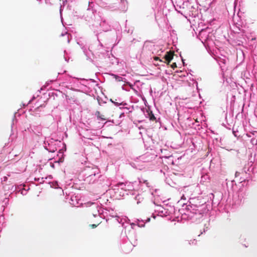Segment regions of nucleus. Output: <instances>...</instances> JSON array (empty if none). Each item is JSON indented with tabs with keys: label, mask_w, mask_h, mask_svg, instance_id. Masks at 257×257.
Returning <instances> with one entry per match:
<instances>
[{
	"label": "nucleus",
	"mask_w": 257,
	"mask_h": 257,
	"mask_svg": "<svg viewBox=\"0 0 257 257\" xmlns=\"http://www.w3.org/2000/svg\"><path fill=\"white\" fill-rule=\"evenodd\" d=\"M136 225V223H132L131 224V227H130V229H131L132 228H133V227L134 226Z\"/></svg>",
	"instance_id": "c03bdc74"
},
{
	"label": "nucleus",
	"mask_w": 257,
	"mask_h": 257,
	"mask_svg": "<svg viewBox=\"0 0 257 257\" xmlns=\"http://www.w3.org/2000/svg\"><path fill=\"white\" fill-rule=\"evenodd\" d=\"M98 218H97V222H98ZM99 220H100V219ZM99 223H101V221H99Z\"/></svg>",
	"instance_id": "052dcab7"
},
{
	"label": "nucleus",
	"mask_w": 257,
	"mask_h": 257,
	"mask_svg": "<svg viewBox=\"0 0 257 257\" xmlns=\"http://www.w3.org/2000/svg\"><path fill=\"white\" fill-rule=\"evenodd\" d=\"M97 41L98 45L97 46V50L100 51V53H103L105 51L102 44L99 41L98 37H97Z\"/></svg>",
	"instance_id": "bb28decb"
},
{
	"label": "nucleus",
	"mask_w": 257,
	"mask_h": 257,
	"mask_svg": "<svg viewBox=\"0 0 257 257\" xmlns=\"http://www.w3.org/2000/svg\"><path fill=\"white\" fill-rule=\"evenodd\" d=\"M110 101H111V102L113 104V102H114V100H113V99H110Z\"/></svg>",
	"instance_id": "5fc2aeb1"
},
{
	"label": "nucleus",
	"mask_w": 257,
	"mask_h": 257,
	"mask_svg": "<svg viewBox=\"0 0 257 257\" xmlns=\"http://www.w3.org/2000/svg\"><path fill=\"white\" fill-rule=\"evenodd\" d=\"M82 46L83 47L81 49L83 51L84 54L86 56V59L90 61H92L91 57L93 55V53L92 51L89 49V47H88L86 44Z\"/></svg>",
	"instance_id": "2eb2a0df"
},
{
	"label": "nucleus",
	"mask_w": 257,
	"mask_h": 257,
	"mask_svg": "<svg viewBox=\"0 0 257 257\" xmlns=\"http://www.w3.org/2000/svg\"><path fill=\"white\" fill-rule=\"evenodd\" d=\"M189 207L191 209L196 208V210H209L207 208L206 202L199 198H190L188 204H186L185 208Z\"/></svg>",
	"instance_id": "20e7f679"
},
{
	"label": "nucleus",
	"mask_w": 257,
	"mask_h": 257,
	"mask_svg": "<svg viewBox=\"0 0 257 257\" xmlns=\"http://www.w3.org/2000/svg\"><path fill=\"white\" fill-rule=\"evenodd\" d=\"M140 110H141L142 112H143L144 113L146 117L147 118H149L150 120H156V117L155 116L152 111L151 110V109L149 108H146L145 107H143L141 108Z\"/></svg>",
	"instance_id": "ddd939ff"
},
{
	"label": "nucleus",
	"mask_w": 257,
	"mask_h": 257,
	"mask_svg": "<svg viewBox=\"0 0 257 257\" xmlns=\"http://www.w3.org/2000/svg\"><path fill=\"white\" fill-rule=\"evenodd\" d=\"M110 212V209H108L106 208H103L101 207V210L100 212V219H106V221L109 219L107 218L109 216V212Z\"/></svg>",
	"instance_id": "f3484780"
},
{
	"label": "nucleus",
	"mask_w": 257,
	"mask_h": 257,
	"mask_svg": "<svg viewBox=\"0 0 257 257\" xmlns=\"http://www.w3.org/2000/svg\"><path fill=\"white\" fill-rule=\"evenodd\" d=\"M95 115L97 117V119L98 120H105V119L103 117V116L100 115V113L99 111H96L95 112Z\"/></svg>",
	"instance_id": "7c9ffc66"
},
{
	"label": "nucleus",
	"mask_w": 257,
	"mask_h": 257,
	"mask_svg": "<svg viewBox=\"0 0 257 257\" xmlns=\"http://www.w3.org/2000/svg\"><path fill=\"white\" fill-rule=\"evenodd\" d=\"M126 183H124L123 182H119L117 183V184L115 186V187H118L117 190L121 189L122 190H124L125 192H127V190H129L130 188L128 187L129 185H126Z\"/></svg>",
	"instance_id": "a211bd4d"
},
{
	"label": "nucleus",
	"mask_w": 257,
	"mask_h": 257,
	"mask_svg": "<svg viewBox=\"0 0 257 257\" xmlns=\"http://www.w3.org/2000/svg\"><path fill=\"white\" fill-rule=\"evenodd\" d=\"M77 44L79 45L80 48H81L83 47L82 46H84L85 44L82 41L79 40L78 41H77Z\"/></svg>",
	"instance_id": "e433bc0d"
},
{
	"label": "nucleus",
	"mask_w": 257,
	"mask_h": 257,
	"mask_svg": "<svg viewBox=\"0 0 257 257\" xmlns=\"http://www.w3.org/2000/svg\"><path fill=\"white\" fill-rule=\"evenodd\" d=\"M159 207H160V208L158 210V211L159 212V213H161L162 214H166V213H168L167 211H165L166 209L165 208H164V207L161 206H159Z\"/></svg>",
	"instance_id": "72a5a7b5"
},
{
	"label": "nucleus",
	"mask_w": 257,
	"mask_h": 257,
	"mask_svg": "<svg viewBox=\"0 0 257 257\" xmlns=\"http://www.w3.org/2000/svg\"><path fill=\"white\" fill-rule=\"evenodd\" d=\"M57 157H58V159L57 161H55V163H58L60 164V163L63 162L64 159V155L63 151L62 149H60L57 154Z\"/></svg>",
	"instance_id": "6ab92c4d"
},
{
	"label": "nucleus",
	"mask_w": 257,
	"mask_h": 257,
	"mask_svg": "<svg viewBox=\"0 0 257 257\" xmlns=\"http://www.w3.org/2000/svg\"><path fill=\"white\" fill-rule=\"evenodd\" d=\"M83 137H84V138H86V139H88L92 140L91 139L89 138V137H88L87 136H86V137L84 136Z\"/></svg>",
	"instance_id": "13d9d810"
},
{
	"label": "nucleus",
	"mask_w": 257,
	"mask_h": 257,
	"mask_svg": "<svg viewBox=\"0 0 257 257\" xmlns=\"http://www.w3.org/2000/svg\"><path fill=\"white\" fill-rule=\"evenodd\" d=\"M124 195V193L122 194V196H123Z\"/></svg>",
	"instance_id": "69168bd1"
},
{
	"label": "nucleus",
	"mask_w": 257,
	"mask_h": 257,
	"mask_svg": "<svg viewBox=\"0 0 257 257\" xmlns=\"http://www.w3.org/2000/svg\"><path fill=\"white\" fill-rule=\"evenodd\" d=\"M60 17H61V19H62V11H63V7L62 6H60Z\"/></svg>",
	"instance_id": "ea45409f"
},
{
	"label": "nucleus",
	"mask_w": 257,
	"mask_h": 257,
	"mask_svg": "<svg viewBox=\"0 0 257 257\" xmlns=\"http://www.w3.org/2000/svg\"><path fill=\"white\" fill-rule=\"evenodd\" d=\"M233 25L232 31L234 33L237 34H244V31L243 30V22L240 19L238 15L236 16H234L233 18Z\"/></svg>",
	"instance_id": "0eeeda50"
},
{
	"label": "nucleus",
	"mask_w": 257,
	"mask_h": 257,
	"mask_svg": "<svg viewBox=\"0 0 257 257\" xmlns=\"http://www.w3.org/2000/svg\"><path fill=\"white\" fill-rule=\"evenodd\" d=\"M23 165V167H21V168L18 170L20 172H23L25 170L26 168L25 167V165L24 164V163L22 161H19L18 162H17L15 164V166H19L21 165Z\"/></svg>",
	"instance_id": "cd10ccee"
},
{
	"label": "nucleus",
	"mask_w": 257,
	"mask_h": 257,
	"mask_svg": "<svg viewBox=\"0 0 257 257\" xmlns=\"http://www.w3.org/2000/svg\"><path fill=\"white\" fill-rule=\"evenodd\" d=\"M184 195H183V196H182V197H181V199H183V197H184Z\"/></svg>",
	"instance_id": "e2e57ef3"
},
{
	"label": "nucleus",
	"mask_w": 257,
	"mask_h": 257,
	"mask_svg": "<svg viewBox=\"0 0 257 257\" xmlns=\"http://www.w3.org/2000/svg\"><path fill=\"white\" fill-rule=\"evenodd\" d=\"M66 34H67V33H66L65 34H63V33H62V34H61V36H64V35H66Z\"/></svg>",
	"instance_id": "6e6d98bb"
},
{
	"label": "nucleus",
	"mask_w": 257,
	"mask_h": 257,
	"mask_svg": "<svg viewBox=\"0 0 257 257\" xmlns=\"http://www.w3.org/2000/svg\"><path fill=\"white\" fill-rule=\"evenodd\" d=\"M171 210L168 213L169 214L173 212L176 215L177 212L181 215V219L190 220L192 222H199L203 217L204 214L208 210H196V208L191 209L189 207L183 208L181 209H176L174 206L170 207Z\"/></svg>",
	"instance_id": "f257e3e1"
},
{
	"label": "nucleus",
	"mask_w": 257,
	"mask_h": 257,
	"mask_svg": "<svg viewBox=\"0 0 257 257\" xmlns=\"http://www.w3.org/2000/svg\"><path fill=\"white\" fill-rule=\"evenodd\" d=\"M100 18L99 25L104 32H107L111 30V26L109 23L103 18Z\"/></svg>",
	"instance_id": "4468645a"
},
{
	"label": "nucleus",
	"mask_w": 257,
	"mask_h": 257,
	"mask_svg": "<svg viewBox=\"0 0 257 257\" xmlns=\"http://www.w3.org/2000/svg\"><path fill=\"white\" fill-rule=\"evenodd\" d=\"M96 14L97 11L95 8V4L92 2H89L87 8L83 15L75 12L74 16L78 18L84 19L91 27L95 25Z\"/></svg>",
	"instance_id": "f03ea898"
},
{
	"label": "nucleus",
	"mask_w": 257,
	"mask_h": 257,
	"mask_svg": "<svg viewBox=\"0 0 257 257\" xmlns=\"http://www.w3.org/2000/svg\"><path fill=\"white\" fill-rule=\"evenodd\" d=\"M196 15V13L194 14V13H193V11H192V16H193V15H194V16L195 17Z\"/></svg>",
	"instance_id": "864d4df0"
},
{
	"label": "nucleus",
	"mask_w": 257,
	"mask_h": 257,
	"mask_svg": "<svg viewBox=\"0 0 257 257\" xmlns=\"http://www.w3.org/2000/svg\"><path fill=\"white\" fill-rule=\"evenodd\" d=\"M98 168L94 167H87L84 170V175L89 183H94L96 180V176H100Z\"/></svg>",
	"instance_id": "423d86ee"
},
{
	"label": "nucleus",
	"mask_w": 257,
	"mask_h": 257,
	"mask_svg": "<svg viewBox=\"0 0 257 257\" xmlns=\"http://www.w3.org/2000/svg\"><path fill=\"white\" fill-rule=\"evenodd\" d=\"M91 226H92V227L93 228H94L96 227H97V225H96V224H91Z\"/></svg>",
	"instance_id": "de8ad7c7"
},
{
	"label": "nucleus",
	"mask_w": 257,
	"mask_h": 257,
	"mask_svg": "<svg viewBox=\"0 0 257 257\" xmlns=\"http://www.w3.org/2000/svg\"><path fill=\"white\" fill-rule=\"evenodd\" d=\"M97 101H98L99 104V105H101V101H102V100H101V98L99 97H98L97 98Z\"/></svg>",
	"instance_id": "79ce46f5"
},
{
	"label": "nucleus",
	"mask_w": 257,
	"mask_h": 257,
	"mask_svg": "<svg viewBox=\"0 0 257 257\" xmlns=\"http://www.w3.org/2000/svg\"><path fill=\"white\" fill-rule=\"evenodd\" d=\"M112 76H113L114 78H115L117 81L120 82L122 81V77L115 74H112Z\"/></svg>",
	"instance_id": "473e14b6"
},
{
	"label": "nucleus",
	"mask_w": 257,
	"mask_h": 257,
	"mask_svg": "<svg viewBox=\"0 0 257 257\" xmlns=\"http://www.w3.org/2000/svg\"><path fill=\"white\" fill-rule=\"evenodd\" d=\"M125 232L126 237L128 240V242H126V243H130L133 246H136L137 244L138 239L136 232L134 230V228H132L129 229L127 232H126L125 230Z\"/></svg>",
	"instance_id": "6e6552de"
},
{
	"label": "nucleus",
	"mask_w": 257,
	"mask_h": 257,
	"mask_svg": "<svg viewBox=\"0 0 257 257\" xmlns=\"http://www.w3.org/2000/svg\"><path fill=\"white\" fill-rule=\"evenodd\" d=\"M197 242V241L196 239L191 240L189 241V243L190 244H196Z\"/></svg>",
	"instance_id": "58836bf2"
},
{
	"label": "nucleus",
	"mask_w": 257,
	"mask_h": 257,
	"mask_svg": "<svg viewBox=\"0 0 257 257\" xmlns=\"http://www.w3.org/2000/svg\"><path fill=\"white\" fill-rule=\"evenodd\" d=\"M121 5L122 6L120 8V10L122 11H126L127 9V2L126 0H121Z\"/></svg>",
	"instance_id": "393cba45"
},
{
	"label": "nucleus",
	"mask_w": 257,
	"mask_h": 257,
	"mask_svg": "<svg viewBox=\"0 0 257 257\" xmlns=\"http://www.w3.org/2000/svg\"><path fill=\"white\" fill-rule=\"evenodd\" d=\"M50 166L52 168H54V167H55L54 164L53 163L50 162Z\"/></svg>",
	"instance_id": "a18cd8bd"
},
{
	"label": "nucleus",
	"mask_w": 257,
	"mask_h": 257,
	"mask_svg": "<svg viewBox=\"0 0 257 257\" xmlns=\"http://www.w3.org/2000/svg\"><path fill=\"white\" fill-rule=\"evenodd\" d=\"M49 184H50L51 187L54 188L55 189H61L57 181H53L50 182Z\"/></svg>",
	"instance_id": "a878e982"
},
{
	"label": "nucleus",
	"mask_w": 257,
	"mask_h": 257,
	"mask_svg": "<svg viewBox=\"0 0 257 257\" xmlns=\"http://www.w3.org/2000/svg\"><path fill=\"white\" fill-rule=\"evenodd\" d=\"M64 59L65 60V61H66L67 62H69V58L67 57V52L66 51V50H64Z\"/></svg>",
	"instance_id": "f704fd0d"
},
{
	"label": "nucleus",
	"mask_w": 257,
	"mask_h": 257,
	"mask_svg": "<svg viewBox=\"0 0 257 257\" xmlns=\"http://www.w3.org/2000/svg\"><path fill=\"white\" fill-rule=\"evenodd\" d=\"M4 202H5V203L6 204L7 203H8V201H9V199H8V198H6L5 199V200H4Z\"/></svg>",
	"instance_id": "49530a36"
},
{
	"label": "nucleus",
	"mask_w": 257,
	"mask_h": 257,
	"mask_svg": "<svg viewBox=\"0 0 257 257\" xmlns=\"http://www.w3.org/2000/svg\"><path fill=\"white\" fill-rule=\"evenodd\" d=\"M133 195H135L134 199L137 201V203L138 204L143 201L144 199V195L143 194L138 193L137 194H136V193H133Z\"/></svg>",
	"instance_id": "aec40b11"
},
{
	"label": "nucleus",
	"mask_w": 257,
	"mask_h": 257,
	"mask_svg": "<svg viewBox=\"0 0 257 257\" xmlns=\"http://www.w3.org/2000/svg\"><path fill=\"white\" fill-rule=\"evenodd\" d=\"M164 58L168 63H170L173 59V56L172 54H169L167 52L166 54L165 55Z\"/></svg>",
	"instance_id": "c85d7f7f"
},
{
	"label": "nucleus",
	"mask_w": 257,
	"mask_h": 257,
	"mask_svg": "<svg viewBox=\"0 0 257 257\" xmlns=\"http://www.w3.org/2000/svg\"><path fill=\"white\" fill-rule=\"evenodd\" d=\"M255 153L254 154V158L252 159V156L249 159V161L246 164L243 168L244 174L248 175L251 180L255 181V174L257 173L256 168V164L254 162Z\"/></svg>",
	"instance_id": "7ed1b4c3"
},
{
	"label": "nucleus",
	"mask_w": 257,
	"mask_h": 257,
	"mask_svg": "<svg viewBox=\"0 0 257 257\" xmlns=\"http://www.w3.org/2000/svg\"><path fill=\"white\" fill-rule=\"evenodd\" d=\"M124 116V112H122L120 114L119 117L121 118L122 116Z\"/></svg>",
	"instance_id": "8fccbe9b"
},
{
	"label": "nucleus",
	"mask_w": 257,
	"mask_h": 257,
	"mask_svg": "<svg viewBox=\"0 0 257 257\" xmlns=\"http://www.w3.org/2000/svg\"><path fill=\"white\" fill-rule=\"evenodd\" d=\"M136 107L138 108V106H135L134 105H126L124 109H123L124 112L126 113L132 112L133 110H135V108Z\"/></svg>",
	"instance_id": "4be33fe9"
},
{
	"label": "nucleus",
	"mask_w": 257,
	"mask_h": 257,
	"mask_svg": "<svg viewBox=\"0 0 257 257\" xmlns=\"http://www.w3.org/2000/svg\"><path fill=\"white\" fill-rule=\"evenodd\" d=\"M139 183L141 185V187H142L141 189L142 190H143L144 189V188L148 187L149 183L148 182V181L147 180L139 179Z\"/></svg>",
	"instance_id": "5701e85b"
},
{
	"label": "nucleus",
	"mask_w": 257,
	"mask_h": 257,
	"mask_svg": "<svg viewBox=\"0 0 257 257\" xmlns=\"http://www.w3.org/2000/svg\"><path fill=\"white\" fill-rule=\"evenodd\" d=\"M82 81H87V80H85V79H82Z\"/></svg>",
	"instance_id": "bf43d9fd"
},
{
	"label": "nucleus",
	"mask_w": 257,
	"mask_h": 257,
	"mask_svg": "<svg viewBox=\"0 0 257 257\" xmlns=\"http://www.w3.org/2000/svg\"><path fill=\"white\" fill-rule=\"evenodd\" d=\"M121 101H120V98H118V99H115V100H114V102H113V104H114V103H116V102H121Z\"/></svg>",
	"instance_id": "37998d69"
},
{
	"label": "nucleus",
	"mask_w": 257,
	"mask_h": 257,
	"mask_svg": "<svg viewBox=\"0 0 257 257\" xmlns=\"http://www.w3.org/2000/svg\"><path fill=\"white\" fill-rule=\"evenodd\" d=\"M235 178L237 181L238 180V181H239L240 183H241L245 181H248L250 177H248V175H246L245 174H244V171L243 170H242L241 172L236 171L235 174Z\"/></svg>",
	"instance_id": "f8f14e48"
},
{
	"label": "nucleus",
	"mask_w": 257,
	"mask_h": 257,
	"mask_svg": "<svg viewBox=\"0 0 257 257\" xmlns=\"http://www.w3.org/2000/svg\"><path fill=\"white\" fill-rule=\"evenodd\" d=\"M234 181H231L229 184H228V183H227V187H229V185H230L231 186V188H232V186H233V183H234Z\"/></svg>",
	"instance_id": "a19ab883"
},
{
	"label": "nucleus",
	"mask_w": 257,
	"mask_h": 257,
	"mask_svg": "<svg viewBox=\"0 0 257 257\" xmlns=\"http://www.w3.org/2000/svg\"><path fill=\"white\" fill-rule=\"evenodd\" d=\"M256 133L257 132L256 131L251 130L246 133V136L248 138H251L250 140V143L252 146H256L257 145V139H256L255 137H253L254 136L256 137L255 135Z\"/></svg>",
	"instance_id": "dca6fc26"
},
{
	"label": "nucleus",
	"mask_w": 257,
	"mask_h": 257,
	"mask_svg": "<svg viewBox=\"0 0 257 257\" xmlns=\"http://www.w3.org/2000/svg\"><path fill=\"white\" fill-rule=\"evenodd\" d=\"M175 10L178 13L181 15L185 16L186 13L185 7L188 8V9H192L195 11H196V9L194 6L191 5L189 2H184L182 5H179L178 4L176 6H174Z\"/></svg>",
	"instance_id": "9d476101"
},
{
	"label": "nucleus",
	"mask_w": 257,
	"mask_h": 257,
	"mask_svg": "<svg viewBox=\"0 0 257 257\" xmlns=\"http://www.w3.org/2000/svg\"><path fill=\"white\" fill-rule=\"evenodd\" d=\"M91 204V211L94 217H98V221L100 220V212L101 210V207L100 206L97 202H92L88 203V204Z\"/></svg>",
	"instance_id": "9b49d317"
},
{
	"label": "nucleus",
	"mask_w": 257,
	"mask_h": 257,
	"mask_svg": "<svg viewBox=\"0 0 257 257\" xmlns=\"http://www.w3.org/2000/svg\"><path fill=\"white\" fill-rule=\"evenodd\" d=\"M68 43L69 42V38H68Z\"/></svg>",
	"instance_id": "680f3d73"
},
{
	"label": "nucleus",
	"mask_w": 257,
	"mask_h": 257,
	"mask_svg": "<svg viewBox=\"0 0 257 257\" xmlns=\"http://www.w3.org/2000/svg\"><path fill=\"white\" fill-rule=\"evenodd\" d=\"M57 143H60V142H58L53 139H51L48 141H44L43 145L45 149L49 152L54 153L57 150L56 147Z\"/></svg>",
	"instance_id": "1a4fd4ad"
},
{
	"label": "nucleus",
	"mask_w": 257,
	"mask_h": 257,
	"mask_svg": "<svg viewBox=\"0 0 257 257\" xmlns=\"http://www.w3.org/2000/svg\"><path fill=\"white\" fill-rule=\"evenodd\" d=\"M89 80L93 82H95V80L94 79H90Z\"/></svg>",
	"instance_id": "4d7b16f0"
},
{
	"label": "nucleus",
	"mask_w": 257,
	"mask_h": 257,
	"mask_svg": "<svg viewBox=\"0 0 257 257\" xmlns=\"http://www.w3.org/2000/svg\"><path fill=\"white\" fill-rule=\"evenodd\" d=\"M150 218H148L147 219V220H146V222H149V221H150Z\"/></svg>",
	"instance_id": "603ef678"
},
{
	"label": "nucleus",
	"mask_w": 257,
	"mask_h": 257,
	"mask_svg": "<svg viewBox=\"0 0 257 257\" xmlns=\"http://www.w3.org/2000/svg\"><path fill=\"white\" fill-rule=\"evenodd\" d=\"M136 222L139 227H143L145 225V222H144V220H140L139 219H137Z\"/></svg>",
	"instance_id": "2f4dec72"
},
{
	"label": "nucleus",
	"mask_w": 257,
	"mask_h": 257,
	"mask_svg": "<svg viewBox=\"0 0 257 257\" xmlns=\"http://www.w3.org/2000/svg\"><path fill=\"white\" fill-rule=\"evenodd\" d=\"M209 196H210V198H211L212 197V198H214V194H213V193H210V194H209Z\"/></svg>",
	"instance_id": "09e8293b"
},
{
	"label": "nucleus",
	"mask_w": 257,
	"mask_h": 257,
	"mask_svg": "<svg viewBox=\"0 0 257 257\" xmlns=\"http://www.w3.org/2000/svg\"><path fill=\"white\" fill-rule=\"evenodd\" d=\"M248 41H253L256 40V37L254 33H250L246 36Z\"/></svg>",
	"instance_id": "c756f323"
},
{
	"label": "nucleus",
	"mask_w": 257,
	"mask_h": 257,
	"mask_svg": "<svg viewBox=\"0 0 257 257\" xmlns=\"http://www.w3.org/2000/svg\"><path fill=\"white\" fill-rule=\"evenodd\" d=\"M199 37L201 42L207 45H211L214 43L213 41L215 38L211 28H207L202 29L199 33Z\"/></svg>",
	"instance_id": "39448f33"
},
{
	"label": "nucleus",
	"mask_w": 257,
	"mask_h": 257,
	"mask_svg": "<svg viewBox=\"0 0 257 257\" xmlns=\"http://www.w3.org/2000/svg\"><path fill=\"white\" fill-rule=\"evenodd\" d=\"M29 188H28V189H26L24 188V186H22V185H21L19 187L17 188H15V190H16L17 192H20L23 195H25L27 193L28 190H29Z\"/></svg>",
	"instance_id": "412c9836"
},
{
	"label": "nucleus",
	"mask_w": 257,
	"mask_h": 257,
	"mask_svg": "<svg viewBox=\"0 0 257 257\" xmlns=\"http://www.w3.org/2000/svg\"><path fill=\"white\" fill-rule=\"evenodd\" d=\"M109 216L112 218L114 217H117L118 218V217L116 215H115L113 210L112 209L111 210H110V212H109Z\"/></svg>",
	"instance_id": "c9c22d12"
},
{
	"label": "nucleus",
	"mask_w": 257,
	"mask_h": 257,
	"mask_svg": "<svg viewBox=\"0 0 257 257\" xmlns=\"http://www.w3.org/2000/svg\"><path fill=\"white\" fill-rule=\"evenodd\" d=\"M114 105L119 107V109L123 110L125 106L128 105V104L124 101H121V102L114 103Z\"/></svg>",
	"instance_id": "b1692460"
},
{
	"label": "nucleus",
	"mask_w": 257,
	"mask_h": 257,
	"mask_svg": "<svg viewBox=\"0 0 257 257\" xmlns=\"http://www.w3.org/2000/svg\"><path fill=\"white\" fill-rule=\"evenodd\" d=\"M209 224H205L204 225V228L203 229V232H205L206 231L208 230L209 229Z\"/></svg>",
	"instance_id": "4c0bfd02"
},
{
	"label": "nucleus",
	"mask_w": 257,
	"mask_h": 257,
	"mask_svg": "<svg viewBox=\"0 0 257 257\" xmlns=\"http://www.w3.org/2000/svg\"><path fill=\"white\" fill-rule=\"evenodd\" d=\"M256 149H257V147H255V150H256Z\"/></svg>",
	"instance_id": "0e129e2a"
},
{
	"label": "nucleus",
	"mask_w": 257,
	"mask_h": 257,
	"mask_svg": "<svg viewBox=\"0 0 257 257\" xmlns=\"http://www.w3.org/2000/svg\"><path fill=\"white\" fill-rule=\"evenodd\" d=\"M35 98V97L34 96H33V97L32 98V99H31V100H29V103H30L33 100V99H34Z\"/></svg>",
	"instance_id": "3c124183"
}]
</instances>
